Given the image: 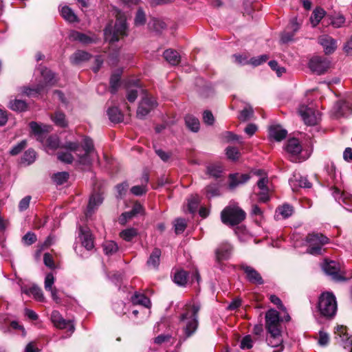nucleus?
<instances>
[{
  "label": "nucleus",
  "instance_id": "nucleus-1",
  "mask_svg": "<svg viewBox=\"0 0 352 352\" xmlns=\"http://www.w3.org/2000/svg\"><path fill=\"white\" fill-rule=\"evenodd\" d=\"M280 322L279 313L276 309H270L266 312L265 328L267 333L266 342L269 346L276 349L273 352H281L284 349Z\"/></svg>",
  "mask_w": 352,
  "mask_h": 352
},
{
  "label": "nucleus",
  "instance_id": "nucleus-2",
  "mask_svg": "<svg viewBox=\"0 0 352 352\" xmlns=\"http://www.w3.org/2000/svg\"><path fill=\"white\" fill-rule=\"evenodd\" d=\"M199 309L200 305L194 302H190L185 305L184 311L179 318V325L184 333V336L180 338L179 342H181L182 339L184 341L197 331L199 325L198 312Z\"/></svg>",
  "mask_w": 352,
  "mask_h": 352
},
{
  "label": "nucleus",
  "instance_id": "nucleus-3",
  "mask_svg": "<svg viewBox=\"0 0 352 352\" xmlns=\"http://www.w3.org/2000/svg\"><path fill=\"white\" fill-rule=\"evenodd\" d=\"M104 39L113 43L127 35V25L125 16L120 14L116 19L113 29L108 25L104 30Z\"/></svg>",
  "mask_w": 352,
  "mask_h": 352
},
{
  "label": "nucleus",
  "instance_id": "nucleus-4",
  "mask_svg": "<svg viewBox=\"0 0 352 352\" xmlns=\"http://www.w3.org/2000/svg\"><path fill=\"white\" fill-rule=\"evenodd\" d=\"M317 308L322 316L327 318L333 317L337 311L336 296L329 292H322L318 298Z\"/></svg>",
  "mask_w": 352,
  "mask_h": 352
},
{
  "label": "nucleus",
  "instance_id": "nucleus-5",
  "mask_svg": "<svg viewBox=\"0 0 352 352\" xmlns=\"http://www.w3.org/2000/svg\"><path fill=\"white\" fill-rule=\"evenodd\" d=\"M245 212L237 206H228L222 210L221 214L222 222L230 226L240 223L245 219Z\"/></svg>",
  "mask_w": 352,
  "mask_h": 352
},
{
  "label": "nucleus",
  "instance_id": "nucleus-6",
  "mask_svg": "<svg viewBox=\"0 0 352 352\" xmlns=\"http://www.w3.org/2000/svg\"><path fill=\"white\" fill-rule=\"evenodd\" d=\"M307 241L309 243L307 252L311 254L318 255L321 254L322 246L327 244L329 242V239L322 234L311 233L307 236Z\"/></svg>",
  "mask_w": 352,
  "mask_h": 352
},
{
  "label": "nucleus",
  "instance_id": "nucleus-7",
  "mask_svg": "<svg viewBox=\"0 0 352 352\" xmlns=\"http://www.w3.org/2000/svg\"><path fill=\"white\" fill-rule=\"evenodd\" d=\"M298 114L307 125L313 126L318 123V113H316L313 104H300L298 109Z\"/></svg>",
  "mask_w": 352,
  "mask_h": 352
},
{
  "label": "nucleus",
  "instance_id": "nucleus-8",
  "mask_svg": "<svg viewBox=\"0 0 352 352\" xmlns=\"http://www.w3.org/2000/svg\"><path fill=\"white\" fill-rule=\"evenodd\" d=\"M155 99L148 94H146L139 103L137 109V117L144 119L152 110L157 107Z\"/></svg>",
  "mask_w": 352,
  "mask_h": 352
},
{
  "label": "nucleus",
  "instance_id": "nucleus-9",
  "mask_svg": "<svg viewBox=\"0 0 352 352\" xmlns=\"http://www.w3.org/2000/svg\"><path fill=\"white\" fill-rule=\"evenodd\" d=\"M322 270L324 272L331 278L336 281L344 280V276L341 271L340 265L338 263L334 261H325L322 265Z\"/></svg>",
  "mask_w": 352,
  "mask_h": 352
},
{
  "label": "nucleus",
  "instance_id": "nucleus-10",
  "mask_svg": "<svg viewBox=\"0 0 352 352\" xmlns=\"http://www.w3.org/2000/svg\"><path fill=\"white\" fill-rule=\"evenodd\" d=\"M82 148L85 151L83 155L78 154L79 164L85 166H90L92 163V155L94 153V143L91 139L85 138L82 142Z\"/></svg>",
  "mask_w": 352,
  "mask_h": 352
},
{
  "label": "nucleus",
  "instance_id": "nucleus-11",
  "mask_svg": "<svg viewBox=\"0 0 352 352\" xmlns=\"http://www.w3.org/2000/svg\"><path fill=\"white\" fill-rule=\"evenodd\" d=\"M330 66V61L325 57L314 56L309 63V69L318 75L325 73Z\"/></svg>",
  "mask_w": 352,
  "mask_h": 352
},
{
  "label": "nucleus",
  "instance_id": "nucleus-12",
  "mask_svg": "<svg viewBox=\"0 0 352 352\" xmlns=\"http://www.w3.org/2000/svg\"><path fill=\"white\" fill-rule=\"evenodd\" d=\"M335 338L344 348L350 347V352H352V336H349L346 327L338 325L335 330Z\"/></svg>",
  "mask_w": 352,
  "mask_h": 352
},
{
  "label": "nucleus",
  "instance_id": "nucleus-13",
  "mask_svg": "<svg viewBox=\"0 0 352 352\" xmlns=\"http://www.w3.org/2000/svg\"><path fill=\"white\" fill-rule=\"evenodd\" d=\"M78 238L79 239L82 246L86 250H91L94 248V239L89 228L80 226L78 229Z\"/></svg>",
  "mask_w": 352,
  "mask_h": 352
},
{
  "label": "nucleus",
  "instance_id": "nucleus-14",
  "mask_svg": "<svg viewBox=\"0 0 352 352\" xmlns=\"http://www.w3.org/2000/svg\"><path fill=\"white\" fill-rule=\"evenodd\" d=\"M318 43L322 47L325 54H333L337 49V41L327 34L320 36Z\"/></svg>",
  "mask_w": 352,
  "mask_h": 352
},
{
  "label": "nucleus",
  "instance_id": "nucleus-15",
  "mask_svg": "<svg viewBox=\"0 0 352 352\" xmlns=\"http://www.w3.org/2000/svg\"><path fill=\"white\" fill-rule=\"evenodd\" d=\"M302 149V146L296 138L289 139L285 145V150L290 155L292 162L296 160V157L301 153Z\"/></svg>",
  "mask_w": 352,
  "mask_h": 352
},
{
  "label": "nucleus",
  "instance_id": "nucleus-16",
  "mask_svg": "<svg viewBox=\"0 0 352 352\" xmlns=\"http://www.w3.org/2000/svg\"><path fill=\"white\" fill-rule=\"evenodd\" d=\"M51 320L54 325L57 328H68L69 331L72 332L74 331V327L72 321L64 319L58 311L55 310L52 312Z\"/></svg>",
  "mask_w": 352,
  "mask_h": 352
},
{
  "label": "nucleus",
  "instance_id": "nucleus-17",
  "mask_svg": "<svg viewBox=\"0 0 352 352\" xmlns=\"http://www.w3.org/2000/svg\"><path fill=\"white\" fill-rule=\"evenodd\" d=\"M69 38L72 41H78L83 45L96 43L98 41V37L94 34L89 36L76 30L69 32Z\"/></svg>",
  "mask_w": 352,
  "mask_h": 352
},
{
  "label": "nucleus",
  "instance_id": "nucleus-18",
  "mask_svg": "<svg viewBox=\"0 0 352 352\" xmlns=\"http://www.w3.org/2000/svg\"><path fill=\"white\" fill-rule=\"evenodd\" d=\"M250 177L248 174L232 173L228 177V188L231 190L245 184Z\"/></svg>",
  "mask_w": 352,
  "mask_h": 352
},
{
  "label": "nucleus",
  "instance_id": "nucleus-19",
  "mask_svg": "<svg viewBox=\"0 0 352 352\" xmlns=\"http://www.w3.org/2000/svg\"><path fill=\"white\" fill-rule=\"evenodd\" d=\"M241 269L245 273L249 282L256 285L263 284V280L261 274L253 267L246 265H241Z\"/></svg>",
  "mask_w": 352,
  "mask_h": 352
},
{
  "label": "nucleus",
  "instance_id": "nucleus-20",
  "mask_svg": "<svg viewBox=\"0 0 352 352\" xmlns=\"http://www.w3.org/2000/svg\"><path fill=\"white\" fill-rule=\"evenodd\" d=\"M30 127L32 132L36 136V139L43 142L46 133L50 131L52 127L50 125L40 124L36 122H31Z\"/></svg>",
  "mask_w": 352,
  "mask_h": 352
},
{
  "label": "nucleus",
  "instance_id": "nucleus-21",
  "mask_svg": "<svg viewBox=\"0 0 352 352\" xmlns=\"http://www.w3.org/2000/svg\"><path fill=\"white\" fill-rule=\"evenodd\" d=\"M102 194L100 192H94L89 198L86 215H91L92 212L102 203Z\"/></svg>",
  "mask_w": 352,
  "mask_h": 352
},
{
  "label": "nucleus",
  "instance_id": "nucleus-22",
  "mask_svg": "<svg viewBox=\"0 0 352 352\" xmlns=\"http://www.w3.org/2000/svg\"><path fill=\"white\" fill-rule=\"evenodd\" d=\"M232 247L228 243L221 244L216 250V256L218 261L228 259L232 254Z\"/></svg>",
  "mask_w": 352,
  "mask_h": 352
},
{
  "label": "nucleus",
  "instance_id": "nucleus-23",
  "mask_svg": "<svg viewBox=\"0 0 352 352\" xmlns=\"http://www.w3.org/2000/svg\"><path fill=\"white\" fill-rule=\"evenodd\" d=\"M289 184L294 190H295L297 187L307 188L311 187V184L308 181L307 178L300 175H294L292 178L289 179Z\"/></svg>",
  "mask_w": 352,
  "mask_h": 352
},
{
  "label": "nucleus",
  "instance_id": "nucleus-24",
  "mask_svg": "<svg viewBox=\"0 0 352 352\" xmlns=\"http://www.w3.org/2000/svg\"><path fill=\"white\" fill-rule=\"evenodd\" d=\"M287 131L279 125L270 126L269 129V135L276 141L280 142L287 136Z\"/></svg>",
  "mask_w": 352,
  "mask_h": 352
},
{
  "label": "nucleus",
  "instance_id": "nucleus-25",
  "mask_svg": "<svg viewBox=\"0 0 352 352\" xmlns=\"http://www.w3.org/2000/svg\"><path fill=\"white\" fill-rule=\"evenodd\" d=\"M336 116H348L352 113V108L346 102H338L334 107Z\"/></svg>",
  "mask_w": 352,
  "mask_h": 352
},
{
  "label": "nucleus",
  "instance_id": "nucleus-26",
  "mask_svg": "<svg viewBox=\"0 0 352 352\" xmlns=\"http://www.w3.org/2000/svg\"><path fill=\"white\" fill-rule=\"evenodd\" d=\"M22 293H24L28 296L32 295L33 297L38 301H43L44 296L41 289L37 285H32V287H22L21 288Z\"/></svg>",
  "mask_w": 352,
  "mask_h": 352
},
{
  "label": "nucleus",
  "instance_id": "nucleus-27",
  "mask_svg": "<svg viewBox=\"0 0 352 352\" xmlns=\"http://www.w3.org/2000/svg\"><path fill=\"white\" fill-rule=\"evenodd\" d=\"M161 254L160 249L155 248L147 260V265L149 267L157 269L160 265Z\"/></svg>",
  "mask_w": 352,
  "mask_h": 352
},
{
  "label": "nucleus",
  "instance_id": "nucleus-28",
  "mask_svg": "<svg viewBox=\"0 0 352 352\" xmlns=\"http://www.w3.org/2000/svg\"><path fill=\"white\" fill-rule=\"evenodd\" d=\"M122 70L120 69L115 71L111 76L110 78V91L111 93L114 94L116 93L119 86H120V76L122 75Z\"/></svg>",
  "mask_w": 352,
  "mask_h": 352
},
{
  "label": "nucleus",
  "instance_id": "nucleus-29",
  "mask_svg": "<svg viewBox=\"0 0 352 352\" xmlns=\"http://www.w3.org/2000/svg\"><path fill=\"white\" fill-rule=\"evenodd\" d=\"M131 300L133 305H142L146 308H149L151 305L150 299L142 294L135 293Z\"/></svg>",
  "mask_w": 352,
  "mask_h": 352
},
{
  "label": "nucleus",
  "instance_id": "nucleus-30",
  "mask_svg": "<svg viewBox=\"0 0 352 352\" xmlns=\"http://www.w3.org/2000/svg\"><path fill=\"white\" fill-rule=\"evenodd\" d=\"M164 57L172 65H177L180 62V56L175 50L168 49L164 52Z\"/></svg>",
  "mask_w": 352,
  "mask_h": 352
},
{
  "label": "nucleus",
  "instance_id": "nucleus-31",
  "mask_svg": "<svg viewBox=\"0 0 352 352\" xmlns=\"http://www.w3.org/2000/svg\"><path fill=\"white\" fill-rule=\"evenodd\" d=\"M91 54L85 51L78 50L71 56V61L73 64H80L82 62L88 60Z\"/></svg>",
  "mask_w": 352,
  "mask_h": 352
},
{
  "label": "nucleus",
  "instance_id": "nucleus-32",
  "mask_svg": "<svg viewBox=\"0 0 352 352\" xmlns=\"http://www.w3.org/2000/svg\"><path fill=\"white\" fill-rule=\"evenodd\" d=\"M107 115L109 120L116 123H118L122 121L123 114L119 110L118 107H111L107 110Z\"/></svg>",
  "mask_w": 352,
  "mask_h": 352
},
{
  "label": "nucleus",
  "instance_id": "nucleus-33",
  "mask_svg": "<svg viewBox=\"0 0 352 352\" xmlns=\"http://www.w3.org/2000/svg\"><path fill=\"white\" fill-rule=\"evenodd\" d=\"M61 16L63 19H65L66 21L74 23V22H78V19L77 16L75 14L74 11L68 6H65L61 8L60 10Z\"/></svg>",
  "mask_w": 352,
  "mask_h": 352
},
{
  "label": "nucleus",
  "instance_id": "nucleus-34",
  "mask_svg": "<svg viewBox=\"0 0 352 352\" xmlns=\"http://www.w3.org/2000/svg\"><path fill=\"white\" fill-rule=\"evenodd\" d=\"M186 126L192 132H197L199 129L200 123L199 120L192 115H187L185 117Z\"/></svg>",
  "mask_w": 352,
  "mask_h": 352
},
{
  "label": "nucleus",
  "instance_id": "nucleus-35",
  "mask_svg": "<svg viewBox=\"0 0 352 352\" xmlns=\"http://www.w3.org/2000/svg\"><path fill=\"white\" fill-rule=\"evenodd\" d=\"M325 11L320 8H316L310 17V22L313 27H316L325 15Z\"/></svg>",
  "mask_w": 352,
  "mask_h": 352
},
{
  "label": "nucleus",
  "instance_id": "nucleus-36",
  "mask_svg": "<svg viewBox=\"0 0 352 352\" xmlns=\"http://www.w3.org/2000/svg\"><path fill=\"white\" fill-rule=\"evenodd\" d=\"M51 119L58 126L65 128L67 126V121L65 119V115L60 111H56L51 116Z\"/></svg>",
  "mask_w": 352,
  "mask_h": 352
},
{
  "label": "nucleus",
  "instance_id": "nucleus-37",
  "mask_svg": "<svg viewBox=\"0 0 352 352\" xmlns=\"http://www.w3.org/2000/svg\"><path fill=\"white\" fill-rule=\"evenodd\" d=\"M173 280L177 285H178L179 286L186 285V284L187 283V280H188L187 272H186L183 270H177L175 272Z\"/></svg>",
  "mask_w": 352,
  "mask_h": 352
},
{
  "label": "nucleus",
  "instance_id": "nucleus-38",
  "mask_svg": "<svg viewBox=\"0 0 352 352\" xmlns=\"http://www.w3.org/2000/svg\"><path fill=\"white\" fill-rule=\"evenodd\" d=\"M276 212L278 215H280L283 219H287L292 215L294 212V208L291 205L285 204L279 206L276 209Z\"/></svg>",
  "mask_w": 352,
  "mask_h": 352
},
{
  "label": "nucleus",
  "instance_id": "nucleus-39",
  "mask_svg": "<svg viewBox=\"0 0 352 352\" xmlns=\"http://www.w3.org/2000/svg\"><path fill=\"white\" fill-rule=\"evenodd\" d=\"M9 108L13 111L21 112L27 109L28 104L24 100L14 99L10 101Z\"/></svg>",
  "mask_w": 352,
  "mask_h": 352
},
{
  "label": "nucleus",
  "instance_id": "nucleus-40",
  "mask_svg": "<svg viewBox=\"0 0 352 352\" xmlns=\"http://www.w3.org/2000/svg\"><path fill=\"white\" fill-rule=\"evenodd\" d=\"M200 203V197L197 195H191L188 199L187 207L189 212H196Z\"/></svg>",
  "mask_w": 352,
  "mask_h": 352
},
{
  "label": "nucleus",
  "instance_id": "nucleus-41",
  "mask_svg": "<svg viewBox=\"0 0 352 352\" xmlns=\"http://www.w3.org/2000/svg\"><path fill=\"white\" fill-rule=\"evenodd\" d=\"M206 196L210 199L220 195V187L218 184L208 185L205 188Z\"/></svg>",
  "mask_w": 352,
  "mask_h": 352
},
{
  "label": "nucleus",
  "instance_id": "nucleus-42",
  "mask_svg": "<svg viewBox=\"0 0 352 352\" xmlns=\"http://www.w3.org/2000/svg\"><path fill=\"white\" fill-rule=\"evenodd\" d=\"M145 184L134 186L131 188V192L135 196H142L147 192V182H148V176H145Z\"/></svg>",
  "mask_w": 352,
  "mask_h": 352
},
{
  "label": "nucleus",
  "instance_id": "nucleus-43",
  "mask_svg": "<svg viewBox=\"0 0 352 352\" xmlns=\"http://www.w3.org/2000/svg\"><path fill=\"white\" fill-rule=\"evenodd\" d=\"M41 74L43 76L46 85H52L55 82V74L48 69H41Z\"/></svg>",
  "mask_w": 352,
  "mask_h": 352
},
{
  "label": "nucleus",
  "instance_id": "nucleus-44",
  "mask_svg": "<svg viewBox=\"0 0 352 352\" xmlns=\"http://www.w3.org/2000/svg\"><path fill=\"white\" fill-rule=\"evenodd\" d=\"M223 168L220 164H211L207 166V174L214 178L220 177Z\"/></svg>",
  "mask_w": 352,
  "mask_h": 352
},
{
  "label": "nucleus",
  "instance_id": "nucleus-45",
  "mask_svg": "<svg viewBox=\"0 0 352 352\" xmlns=\"http://www.w3.org/2000/svg\"><path fill=\"white\" fill-rule=\"evenodd\" d=\"M102 246L103 250L107 255H112L115 254L118 250L117 243L113 241H108L104 242Z\"/></svg>",
  "mask_w": 352,
  "mask_h": 352
},
{
  "label": "nucleus",
  "instance_id": "nucleus-46",
  "mask_svg": "<svg viewBox=\"0 0 352 352\" xmlns=\"http://www.w3.org/2000/svg\"><path fill=\"white\" fill-rule=\"evenodd\" d=\"M138 235V231L135 228H127L120 233V237L126 241H131Z\"/></svg>",
  "mask_w": 352,
  "mask_h": 352
},
{
  "label": "nucleus",
  "instance_id": "nucleus-47",
  "mask_svg": "<svg viewBox=\"0 0 352 352\" xmlns=\"http://www.w3.org/2000/svg\"><path fill=\"white\" fill-rule=\"evenodd\" d=\"M148 26L151 29L159 32L166 28V24L162 20L153 18L149 21Z\"/></svg>",
  "mask_w": 352,
  "mask_h": 352
},
{
  "label": "nucleus",
  "instance_id": "nucleus-48",
  "mask_svg": "<svg viewBox=\"0 0 352 352\" xmlns=\"http://www.w3.org/2000/svg\"><path fill=\"white\" fill-rule=\"evenodd\" d=\"M69 173L67 172H58L52 176L53 182L57 185H62L67 181Z\"/></svg>",
  "mask_w": 352,
  "mask_h": 352
},
{
  "label": "nucleus",
  "instance_id": "nucleus-49",
  "mask_svg": "<svg viewBox=\"0 0 352 352\" xmlns=\"http://www.w3.org/2000/svg\"><path fill=\"white\" fill-rule=\"evenodd\" d=\"M175 232L177 234H182L186 228V221L184 219H177L174 222Z\"/></svg>",
  "mask_w": 352,
  "mask_h": 352
},
{
  "label": "nucleus",
  "instance_id": "nucleus-50",
  "mask_svg": "<svg viewBox=\"0 0 352 352\" xmlns=\"http://www.w3.org/2000/svg\"><path fill=\"white\" fill-rule=\"evenodd\" d=\"M60 146L59 139L56 135L49 136L46 140V146L52 150H55Z\"/></svg>",
  "mask_w": 352,
  "mask_h": 352
},
{
  "label": "nucleus",
  "instance_id": "nucleus-51",
  "mask_svg": "<svg viewBox=\"0 0 352 352\" xmlns=\"http://www.w3.org/2000/svg\"><path fill=\"white\" fill-rule=\"evenodd\" d=\"M142 89L139 86H135L134 88L129 89L127 91L126 98L130 102H133L138 95L139 91Z\"/></svg>",
  "mask_w": 352,
  "mask_h": 352
},
{
  "label": "nucleus",
  "instance_id": "nucleus-52",
  "mask_svg": "<svg viewBox=\"0 0 352 352\" xmlns=\"http://www.w3.org/2000/svg\"><path fill=\"white\" fill-rule=\"evenodd\" d=\"M268 58L269 56L266 54L260 55L258 56L250 58L249 60V64H251L254 67H256L266 62L268 60Z\"/></svg>",
  "mask_w": 352,
  "mask_h": 352
},
{
  "label": "nucleus",
  "instance_id": "nucleus-53",
  "mask_svg": "<svg viewBox=\"0 0 352 352\" xmlns=\"http://www.w3.org/2000/svg\"><path fill=\"white\" fill-rule=\"evenodd\" d=\"M324 170L331 180L333 181L336 178V166L333 162H327L324 166Z\"/></svg>",
  "mask_w": 352,
  "mask_h": 352
},
{
  "label": "nucleus",
  "instance_id": "nucleus-54",
  "mask_svg": "<svg viewBox=\"0 0 352 352\" xmlns=\"http://www.w3.org/2000/svg\"><path fill=\"white\" fill-rule=\"evenodd\" d=\"M36 159V152L33 149H28L23 154L22 160L30 164L34 162Z\"/></svg>",
  "mask_w": 352,
  "mask_h": 352
},
{
  "label": "nucleus",
  "instance_id": "nucleus-55",
  "mask_svg": "<svg viewBox=\"0 0 352 352\" xmlns=\"http://www.w3.org/2000/svg\"><path fill=\"white\" fill-rule=\"evenodd\" d=\"M253 113L252 108L251 107H247L241 111L239 118L241 121H246L252 117Z\"/></svg>",
  "mask_w": 352,
  "mask_h": 352
},
{
  "label": "nucleus",
  "instance_id": "nucleus-56",
  "mask_svg": "<svg viewBox=\"0 0 352 352\" xmlns=\"http://www.w3.org/2000/svg\"><path fill=\"white\" fill-rule=\"evenodd\" d=\"M27 146V141L22 140L15 146H14L12 149L10 151V154L11 155H16L20 153Z\"/></svg>",
  "mask_w": 352,
  "mask_h": 352
},
{
  "label": "nucleus",
  "instance_id": "nucleus-57",
  "mask_svg": "<svg viewBox=\"0 0 352 352\" xmlns=\"http://www.w3.org/2000/svg\"><path fill=\"white\" fill-rule=\"evenodd\" d=\"M134 21H135V25L137 26L142 25L145 23L146 15L142 8H139L138 10Z\"/></svg>",
  "mask_w": 352,
  "mask_h": 352
},
{
  "label": "nucleus",
  "instance_id": "nucleus-58",
  "mask_svg": "<svg viewBox=\"0 0 352 352\" xmlns=\"http://www.w3.org/2000/svg\"><path fill=\"white\" fill-rule=\"evenodd\" d=\"M36 236L34 232H28L22 238V241L26 245H30L36 241Z\"/></svg>",
  "mask_w": 352,
  "mask_h": 352
},
{
  "label": "nucleus",
  "instance_id": "nucleus-59",
  "mask_svg": "<svg viewBox=\"0 0 352 352\" xmlns=\"http://www.w3.org/2000/svg\"><path fill=\"white\" fill-rule=\"evenodd\" d=\"M330 19L331 24L336 28H340L345 22V18L341 14L333 16Z\"/></svg>",
  "mask_w": 352,
  "mask_h": 352
},
{
  "label": "nucleus",
  "instance_id": "nucleus-60",
  "mask_svg": "<svg viewBox=\"0 0 352 352\" xmlns=\"http://www.w3.org/2000/svg\"><path fill=\"white\" fill-rule=\"evenodd\" d=\"M226 155L232 160H236L239 159L240 153L236 147H228L226 148Z\"/></svg>",
  "mask_w": 352,
  "mask_h": 352
},
{
  "label": "nucleus",
  "instance_id": "nucleus-61",
  "mask_svg": "<svg viewBox=\"0 0 352 352\" xmlns=\"http://www.w3.org/2000/svg\"><path fill=\"white\" fill-rule=\"evenodd\" d=\"M300 23L298 21L296 17H293L290 19V21L286 28L289 30H291L293 33L296 34V32L300 29Z\"/></svg>",
  "mask_w": 352,
  "mask_h": 352
},
{
  "label": "nucleus",
  "instance_id": "nucleus-62",
  "mask_svg": "<svg viewBox=\"0 0 352 352\" xmlns=\"http://www.w3.org/2000/svg\"><path fill=\"white\" fill-rule=\"evenodd\" d=\"M58 159L63 162L71 164L73 161V156L69 152H61L58 153Z\"/></svg>",
  "mask_w": 352,
  "mask_h": 352
},
{
  "label": "nucleus",
  "instance_id": "nucleus-63",
  "mask_svg": "<svg viewBox=\"0 0 352 352\" xmlns=\"http://www.w3.org/2000/svg\"><path fill=\"white\" fill-rule=\"evenodd\" d=\"M240 347L242 349H250L252 347V340L250 335L243 338L241 341Z\"/></svg>",
  "mask_w": 352,
  "mask_h": 352
},
{
  "label": "nucleus",
  "instance_id": "nucleus-64",
  "mask_svg": "<svg viewBox=\"0 0 352 352\" xmlns=\"http://www.w3.org/2000/svg\"><path fill=\"white\" fill-rule=\"evenodd\" d=\"M269 188L260 190L258 192V201L263 203H266L270 200Z\"/></svg>",
  "mask_w": 352,
  "mask_h": 352
}]
</instances>
